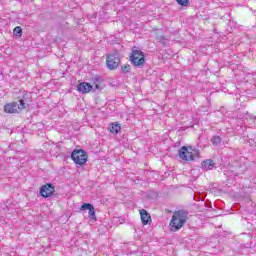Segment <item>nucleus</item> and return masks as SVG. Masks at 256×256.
Masks as SVG:
<instances>
[{"label": "nucleus", "mask_w": 256, "mask_h": 256, "mask_svg": "<svg viewBox=\"0 0 256 256\" xmlns=\"http://www.w3.org/2000/svg\"><path fill=\"white\" fill-rule=\"evenodd\" d=\"M130 60L135 67H143L145 65V55L141 50H132Z\"/></svg>", "instance_id": "nucleus-5"}, {"label": "nucleus", "mask_w": 256, "mask_h": 256, "mask_svg": "<svg viewBox=\"0 0 256 256\" xmlns=\"http://www.w3.org/2000/svg\"><path fill=\"white\" fill-rule=\"evenodd\" d=\"M229 171L234 175H241L244 173L245 170H241V167H232Z\"/></svg>", "instance_id": "nucleus-13"}, {"label": "nucleus", "mask_w": 256, "mask_h": 256, "mask_svg": "<svg viewBox=\"0 0 256 256\" xmlns=\"http://www.w3.org/2000/svg\"><path fill=\"white\" fill-rule=\"evenodd\" d=\"M120 63L121 57L119 56L118 52H113L106 56V65L110 69V71L117 69Z\"/></svg>", "instance_id": "nucleus-4"}, {"label": "nucleus", "mask_w": 256, "mask_h": 256, "mask_svg": "<svg viewBox=\"0 0 256 256\" xmlns=\"http://www.w3.org/2000/svg\"><path fill=\"white\" fill-rule=\"evenodd\" d=\"M187 219H189V212L185 210L175 211L169 224L171 231H179L187 223Z\"/></svg>", "instance_id": "nucleus-1"}, {"label": "nucleus", "mask_w": 256, "mask_h": 256, "mask_svg": "<svg viewBox=\"0 0 256 256\" xmlns=\"http://www.w3.org/2000/svg\"><path fill=\"white\" fill-rule=\"evenodd\" d=\"M115 127H118V129H121V124H119V122H113L110 124V127H108V129H115Z\"/></svg>", "instance_id": "nucleus-19"}, {"label": "nucleus", "mask_w": 256, "mask_h": 256, "mask_svg": "<svg viewBox=\"0 0 256 256\" xmlns=\"http://www.w3.org/2000/svg\"><path fill=\"white\" fill-rule=\"evenodd\" d=\"M19 103L12 102V103L6 104L4 106V111L11 115V114L19 113V109H27V106L29 105L27 104V102H25L24 99H20Z\"/></svg>", "instance_id": "nucleus-3"}, {"label": "nucleus", "mask_w": 256, "mask_h": 256, "mask_svg": "<svg viewBox=\"0 0 256 256\" xmlns=\"http://www.w3.org/2000/svg\"><path fill=\"white\" fill-rule=\"evenodd\" d=\"M40 197L44 199H49V197H53V193H55V186L51 183H46L40 187Z\"/></svg>", "instance_id": "nucleus-6"}, {"label": "nucleus", "mask_w": 256, "mask_h": 256, "mask_svg": "<svg viewBox=\"0 0 256 256\" xmlns=\"http://www.w3.org/2000/svg\"><path fill=\"white\" fill-rule=\"evenodd\" d=\"M13 33L15 37H21L23 35V30L21 29L20 26H17L14 28Z\"/></svg>", "instance_id": "nucleus-14"}, {"label": "nucleus", "mask_w": 256, "mask_h": 256, "mask_svg": "<svg viewBox=\"0 0 256 256\" xmlns=\"http://www.w3.org/2000/svg\"><path fill=\"white\" fill-rule=\"evenodd\" d=\"M129 71H131V65L125 64L124 66H122L123 73H129Z\"/></svg>", "instance_id": "nucleus-18"}, {"label": "nucleus", "mask_w": 256, "mask_h": 256, "mask_svg": "<svg viewBox=\"0 0 256 256\" xmlns=\"http://www.w3.org/2000/svg\"><path fill=\"white\" fill-rule=\"evenodd\" d=\"M140 217H141L142 225H151V223H152L151 214H149V212H147V210L141 209Z\"/></svg>", "instance_id": "nucleus-9"}, {"label": "nucleus", "mask_w": 256, "mask_h": 256, "mask_svg": "<svg viewBox=\"0 0 256 256\" xmlns=\"http://www.w3.org/2000/svg\"><path fill=\"white\" fill-rule=\"evenodd\" d=\"M8 207H9V206L6 204L5 207L3 208L4 211H5V209H8Z\"/></svg>", "instance_id": "nucleus-21"}, {"label": "nucleus", "mask_w": 256, "mask_h": 256, "mask_svg": "<svg viewBox=\"0 0 256 256\" xmlns=\"http://www.w3.org/2000/svg\"><path fill=\"white\" fill-rule=\"evenodd\" d=\"M202 171H212L215 169V161L213 159H206L201 164Z\"/></svg>", "instance_id": "nucleus-10"}, {"label": "nucleus", "mask_w": 256, "mask_h": 256, "mask_svg": "<svg viewBox=\"0 0 256 256\" xmlns=\"http://www.w3.org/2000/svg\"><path fill=\"white\" fill-rule=\"evenodd\" d=\"M92 81L95 89H101V84L103 83V78L101 76H95L92 78Z\"/></svg>", "instance_id": "nucleus-12"}, {"label": "nucleus", "mask_w": 256, "mask_h": 256, "mask_svg": "<svg viewBox=\"0 0 256 256\" xmlns=\"http://www.w3.org/2000/svg\"><path fill=\"white\" fill-rule=\"evenodd\" d=\"M181 7H189V0H176Z\"/></svg>", "instance_id": "nucleus-16"}, {"label": "nucleus", "mask_w": 256, "mask_h": 256, "mask_svg": "<svg viewBox=\"0 0 256 256\" xmlns=\"http://www.w3.org/2000/svg\"><path fill=\"white\" fill-rule=\"evenodd\" d=\"M71 159L74 161L75 165H79V167H83L87 160L89 159V155L83 149H75L71 153Z\"/></svg>", "instance_id": "nucleus-2"}, {"label": "nucleus", "mask_w": 256, "mask_h": 256, "mask_svg": "<svg viewBox=\"0 0 256 256\" xmlns=\"http://www.w3.org/2000/svg\"><path fill=\"white\" fill-rule=\"evenodd\" d=\"M23 134V131H20V135Z\"/></svg>", "instance_id": "nucleus-22"}, {"label": "nucleus", "mask_w": 256, "mask_h": 256, "mask_svg": "<svg viewBox=\"0 0 256 256\" xmlns=\"http://www.w3.org/2000/svg\"><path fill=\"white\" fill-rule=\"evenodd\" d=\"M178 153L180 159L183 161H195V155H193V152L189 151L187 146H182Z\"/></svg>", "instance_id": "nucleus-8"}, {"label": "nucleus", "mask_w": 256, "mask_h": 256, "mask_svg": "<svg viewBox=\"0 0 256 256\" xmlns=\"http://www.w3.org/2000/svg\"><path fill=\"white\" fill-rule=\"evenodd\" d=\"M6 203H7L8 205H11V201H10V200H7Z\"/></svg>", "instance_id": "nucleus-20"}, {"label": "nucleus", "mask_w": 256, "mask_h": 256, "mask_svg": "<svg viewBox=\"0 0 256 256\" xmlns=\"http://www.w3.org/2000/svg\"><path fill=\"white\" fill-rule=\"evenodd\" d=\"M90 221H97V216L95 215V206L91 203H83L80 207V211H87Z\"/></svg>", "instance_id": "nucleus-7"}, {"label": "nucleus", "mask_w": 256, "mask_h": 256, "mask_svg": "<svg viewBox=\"0 0 256 256\" xmlns=\"http://www.w3.org/2000/svg\"><path fill=\"white\" fill-rule=\"evenodd\" d=\"M110 136L113 137L112 135H119L121 133V129H109Z\"/></svg>", "instance_id": "nucleus-17"}, {"label": "nucleus", "mask_w": 256, "mask_h": 256, "mask_svg": "<svg viewBox=\"0 0 256 256\" xmlns=\"http://www.w3.org/2000/svg\"><path fill=\"white\" fill-rule=\"evenodd\" d=\"M212 145H221V137L219 136H213L211 139Z\"/></svg>", "instance_id": "nucleus-15"}, {"label": "nucleus", "mask_w": 256, "mask_h": 256, "mask_svg": "<svg viewBox=\"0 0 256 256\" xmlns=\"http://www.w3.org/2000/svg\"><path fill=\"white\" fill-rule=\"evenodd\" d=\"M93 89V86L87 82H81L77 85V90L80 93H89Z\"/></svg>", "instance_id": "nucleus-11"}]
</instances>
